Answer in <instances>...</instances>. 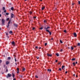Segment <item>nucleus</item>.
<instances>
[{
    "label": "nucleus",
    "mask_w": 80,
    "mask_h": 80,
    "mask_svg": "<svg viewBox=\"0 0 80 80\" xmlns=\"http://www.w3.org/2000/svg\"><path fill=\"white\" fill-rule=\"evenodd\" d=\"M40 30H42V29H43V28L41 27V28H40Z\"/></svg>",
    "instance_id": "nucleus-39"
},
{
    "label": "nucleus",
    "mask_w": 80,
    "mask_h": 80,
    "mask_svg": "<svg viewBox=\"0 0 80 80\" xmlns=\"http://www.w3.org/2000/svg\"><path fill=\"white\" fill-rule=\"evenodd\" d=\"M73 66H75V62H73L72 63Z\"/></svg>",
    "instance_id": "nucleus-19"
},
{
    "label": "nucleus",
    "mask_w": 80,
    "mask_h": 80,
    "mask_svg": "<svg viewBox=\"0 0 80 80\" xmlns=\"http://www.w3.org/2000/svg\"><path fill=\"white\" fill-rule=\"evenodd\" d=\"M17 70L18 71H19V68H17Z\"/></svg>",
    "instance_id": "nucleus-34"
},
{
    "label": "nucleus",
    "mask_w": 80,
    "mask_h": 80,
    "mask_svg": "<svg viewBox=\"0 0 80 80\" xmlns=\"http://www.w3.org/2000/svg\"><path fill=\"white\" fill-rule=\"evenodd\" d=\"M11 58H10V57H9L8 58V60H10Z\"/></svg>",
    "instance_id": "nucleus-20"
},
{
    "label": "nucleus",
    "mask_w": 80,
    "mask_h": 80,
    "mask_svg": "<svg viewBox=\"0 0 80 80\" xmlns=\"http://www.w3.org/2000/svg\"><path fill=\"white\" fill-rule=\"evenodd\" d=\"M12 44L13 45L15 46V42L13 41L12 42Z\"/></svg>",
    "instance_id": "nucleus-7"
},
{
    "label": "nucleus",
    "mask_w": 80,
    "mask_h": 80,
    "mask_svg": "<svg viewBox=\"0 0 80 80\" xmlns=\"http://www.w3.org/2000/svg\"><path fill=\"white\" fill-rule=\"evenodd\" d=\"M44 9H45V7H42V10H44Z\"/></svg>",
    "instance_id": "nucleus-12"
},
{
    "label": "nucleus",
    "mask_w": 80,
    "mask_h": 80,
    "mask_svg": "<svg viewBox=\"0 0 80 80\" xmlns=\"http://www.w3.org/2000/svg\"><path fill=\"white\" fill-rule=\"evenodd\" d=\"M15 64H16V65H17V62H16Z\"/></svg>",
    "instance_id": "nucleus-57"
},
{
    "label": "nucleus",
    "mask_w": 80,
    "mask_h": 80,
    "mask_svg": "<svg viewBox=\"0 0 80 80\" xmlns=\"http://www.w3.org/2000/svg\"><path fill=\"white\" fill-rule=\"evenodd\" d=\"M76 64H77V63H78L77 62H76Z\"/></svg>",
    "instance_id": "nucleus-54"
},
{
    "label": "nucleus",
    "mask_w": 80,
    "mask_h": 80,
    "mask_svg": "<svg viewBox=\"0 0 80 80\" xmlns=\"http://www.w3.org/2000/svg\"><path fill=\"white\" fill-rule=\"evenodd\" d=\"M56 56H57V57H58V56H59V54L58 53H57L56 54Z\"/></svg>",
    "instance_id": "nucleus-15"
},
{
    "label": "nucleus",
    "mask_w": 80,
    "mask_h": 80,
    "mask_svg": "<svg viewBox=\"0 0 80 80\" xmlns=\"http://www.w3.org/2000/svg\"><path fill=\"white\" fill-rule=\"evenodd\" d=\"M2 9L3 10H5V8L4 7H3L2 8Z\"/></svg>",
    "instance_id": "nucleus-23"
},
{
    "label": "nucleus",
    "mask_w": 80,
    "mask_h": 80,
    "mask_svg": "<svg viewBox=\"0 0 80 80\" xmlns=\"http://www.w3.org/2000/svg\"><path fill=\"white\" fill-rule=\"evenodd\" d=\"M51 40H53V38H51Z\"/></svg>",
    "instance_id": "nucleus-52"
},
{
    "label": "nucleus",
    "mask_w": 80,
    "mask_h": 80,
    "mask_svg": "<svg viewBox=\"0 0 80 80\" xmlns=\"http://www.w3.org/2000/svg\"><path fill=\"white\" fill-rule=\"evenodd\" d=\"M5 67H6V64L4 65L3 67L5 68Z\"/></svg>",
    "instance_id": "nucleus-32"
},
{
    "label": "nucleus",
    "mask_w": 80,
    "mask_h": 80,
    "mask_svg": "<svg viewBox=\"0 0 80 80\" xmlns=\"http://www.w3.org/2000/svg\"><path fill=\"white\" fill-rule=\"evenodd\" d=\"M47 55L48 56H49V57H52V54H48V53Z\"/></svg>",
    "instance_id": "nucleus-10"
},
{
    "label": "nucleus",
    "mask_w": 80,
    "mask_h": 80,
    "mask_svg": "<svg viewBox=\"0 0 80 80\" xmlns=\"http://www.w3.org/2000/svg\"><path fill=\"white\" fill-rule=\"evenodd\" d=\"M12 77V74L10 73H8V76H6L7 78H8L9 77Z\"/></svg>",
    "instance_id": "nucleus-4"
},
{
    "label": "nucleus",
    "mask_w": 80,
    "mask_h": 80,
    "mask_svg": "<svg viewBox=\"0 0 80 80\" xmlns=\"http://www.w3.org/2000/svg\"><path fill=\"white\" fill-rule=\"evenodd\" d=\"M11 10H13V7H12L11 8Z\"/></svg>",
    "instance_id": "nucleus-17"
},
{
    "label": "nucleus",
    "mask_w": 80,
    "mask_h": 80,
    "mask_svg": "<svg viewBox=\"0 0 80 80\" xmlns=\"http://www.w3.org/2000/svg\"><path fill=\"white\" fill-rule=\"evenodd\" d=\"M13 80H16V79L15 78H14L13 79Z\"/></svg>",
    "instance_id": "nucleus-50"
},
{
    "label": "nucleus",
    "mask_w": 80,
    "mask_h": 80,
    "mask_svg": "<svg viewBox=\"0 0 80 80\" xmlns=\"http://www.w3.org/2000/svg\"><path fill=\"white\" fill-rule=\"evenodd\" d=\"M13 32H12V31H10L9 32V33L11 34V33H12Z\"/></svg>",
    "instance_id": "nucleus-21"
},
{
    "label": "nucleus",
    "mask_w": 80,
    "mask_h": 80,
    "mask_svg": "<svg viewBox=\"0 0 80 80\" xmlns=\"http://www.w3.org/2000/svg\"><path fill=\"white\" fill-rule=\"evenodd\" d=\"M63 51V50H62V49H61L60 50V52H62Z\"/></svg>",
    "instance_id": "nucleus-41"
},
{
    "label": "nucleus",
    "mask_w": 80,
    "mask_h": 80,
    "mask_svg": "<svg viewBox=\"0 0 80 80\" xmlns=\"http://www.w3.org/2000/svg\"><path fill=\"white\" fill-rule=\"evenodd\" d=\"M27 0H24V1H27Z\"/></svg>",
    "instance_id": "nucleus-59"
},
{
    "label": "nucleus",
    "mask_w": 80,
    "mask_h": 80,
    "mask_svg": "<svg viewBox=\"0 0 80 80\" xmlns=\"http://www.w3.org/2000/svg\"><path fill=\"white\" fill-rule=\"evenodd\" d=\"M68 73V72L66 71V72H65V73Z\"/></svg>",
    "instance_id": "nucleus-49"
},
{
    "label": "nucleus",
    "mask_w": 80,
    "mask_h": 80,
    "mask_svg": "<svg viewBox=\"0 0 80 80\" xmlns=\"http://www.w3.org/2000/svg\"><path fill=\"white\" fill-rule=\"evenodd\" d=\"M22 71H25V68H23L22 69Z\"/></svg>",
    "instance_id": "nucleus-14"
},
{
    "label": "nucleus",
    "mask_w": 80,
    "mask_h": 80,
    "mask_svg": "<svg viewBox=\"0 0 80 80\" xmlns=\"http://www.w3.org/2000/svg\"><path fill=\"white\" fill-rule=\"evenodd\" d=\"M73 35L75 37H77V33L75 32H74L73 33Z\"/></svg>",
    "instance_id": "nucleus-6"
},
{
    "label": "nucleus",
    "mask_w": 80,
    "mask_h": 80,
    "mask_svg": "<svg viewBox=\"0 0 80 80\" xmlns=\"http://www.w3.org/2000/svg\"><path fill=\"white\" fill-rule=\"evenodd\" d=\"M35 27H33L32 28V30H35Z\"/></svg>",
    "instance_id": "nucleus-35"
},
{
    "label": "nucleus",
    "mask_w": 80,
    "mask_h": 80,
    "mask_svg": "<svg viewBox=\"0 0 80 80\" xmlns=\"http://www.w3.org/2000/svg\"><path fill=\"white\" fill-rule=\"evenodd\" d=\"M17 73H19V71H18L17 72Z\"/></svg>",
    "instance_id": "nucleus-51"
},
{
    "label": "nucleus",
    "mask_w": 80,
    "mask_h": 80,
    "mask_svg": "<svg viewBox=\"0 0 80 80\" xmlns=\"http://www.w3.org/2000/svg\"><path fill=\"white\" fill-rule=\"evenodd\" d=\"M14 77H15V75H14V74L13 73L12 74V77H13V78H14Z\"/></svg>",
    "instance_id": "nucleus-24"
},
{
    "label": "nucleus",
    "mask_w": 80,
    "mask_h": 80,
    "mask_svg": "<svg viewBox=\"0 0 80 80\" xmlns=\"http://www.w3.org/2000/svg\"><path fill=\"white\" fill-rule=\"evenodd\" d=\"M39 48V49H41V47H40Z\"/></svg>",
    "instance_id": "nucleus-58"
},
{
    "label": "nucleus",
    "mask_w": 80,
    "mask_h": 80,
    "mask_svg": "<svg viewBox=\"0 0 80 80\" xmlns=\"http://www.w3.org/2000/svg\"><path fill=\"white\" fill-rule=\"evenodd\" d=\"M59 70H60V71H62V69H61V68H59Z\"/></svg>",
    "instance_id": "nucleus-36"
},
{
    "label": "nucleus",
    "mask_w": 80,
    "mask_h": 80,
    "mask_svg": "<svg viewBox=\"0 0 80 80\" xmlns=\"http://www.w3.org/2000/svg\"><path fill=\"white\" fill-rule=\"evenodd\" d=\"M51 71H52V70L50 69H48V72H51Z\"/></svg>",
    "instance_id": "nucleus-11"
},
{
    "label": "nucleus",
    "mask_w": 80,
    "mask_h": 80,
    "mask_svg": "<svg viewBox=\"0 0 80 80\" xmlns=\"http://www.w3.org/2000/svg\"><path fill=\"white\" fill-rule=\"evenodd\" d=\"M6 15H9V13H6Z\"/></svg>",
    "instance_id": "nucleus-27"
},
{
    "label": "nucleus",
    "mask_w": 80,
    "mask_h": 80,
    "mask_svg": "<svg viewBox=\"0 0 80 80\" xmlns=\"http://www.w3.org/2000/svg\"><path fill=\"white\" fill-rule=\"evenodd\" d=\"M74 47H75V48L76 47V46H75Z\"/></svg>",
    "instance_id": "nucleus-63"
},
{
    "label": "nucleus",
    "mask_w": 80,
    "mask_h": 80,
    "mask_svg": "<svg viewBox=\"0 0 80 80\" xmlns=\"http://www.w3.org/2000/svg\"><path fill=\"white\" fill-rule=\"evenodd\" d=\"M1 28H0V30H1Z\"/></svg>",
    "instance_id": "nucleus-64"
},
{
    "label": "nucleus",
    "mask_w": 80,
    "mask_h": 80,
    "mask_svg": "<svg viewBox=\"0 0 80 80\" xmlns=\"http://www.w3.org/2000/svg\"><path fill=\"white\" fill-rule=\"evenodd\" d=\"M6 68H7V66H6Z\"/></svg>",
    "instance_id": "nucleus-61"
},
{
    "label": "nucleus",
    "mask_w": 80,
    "mask_h": 80,
    "mask_svg": "<svg viewBox=\"0 0 80 80\" xmlns=\"http://www.w3.org/2000/svg\"><path fill=\"white\" fill-rule=\"evenodd\" d=\"M37 59H39V58L38 57H36Z\"/></svg>",
    "instance_id": "nucleus-42"
},
{
    "label": "nucleus",
    "mask_w": 80,
    "mask_h": 80,
    "mask_svg": "<svg viewBox=\"0 0 80 80\" xmlns=\"http://www.w3.org/2000/svg\"><path fill=\"white\" fill-rule=\"evenodd\" d=\"M11 22V20L9 21V22H8V25L7 26V28H9V26H10V22Z\"/></svg>",
    "instance_id": "nucleus-3"
},
{
    "label": "nucleus",
    "mask_w": 80,
    "mask_h": 80,
    "mask_svg": "<svg viewBox=\"0 0 80 80\" xmlns=\"http://www.w3.org/2000/svg\"><path fill=\"white\" fill-rule=\"evenodd\" d=\"M35 77H36V78H38V76H37V75L35 76Z\"/></svg>",
    "instance_id": "nucleus-33"
},
{
    "label": "nucleus",
    "mask_w": 80,
    "mask_h": 80,
    "mask_svg": "<svg viewBox=\"0 0 80 80\" xmlns=\"http://www.w3.org/2000/svg\"><path fill=\"white\" fill-rule=\"evenodd\" d=\"M2 62V60L0 59V63H1V62Z\"/></svg>",
    "instance_id": "nucleus-38"
},
{
    "label": "nucleus",
    "mask_w": 80,
    "mask_h": 80,
    "mask_svg": "<svg viewBox=\"0 0 80 80\" xmlns=\"http://www.w3.org/2000/svg\"><path fill=\"white\" fill-rule=\"evenodd\" d=\"M8 69H7L6 70V72L7 73V72H8Z\"/></svg>",
    "instance_id": "nucleus-29"
},
{
    "label": "nucleus",
    "mask_w": 80,
    "mask_h": 80,
    "mask_svg": "<svg viewBox=\"0 0 80 80\" xmlns=\"http://www.w3.org/2000/svg\"><path fill=\"white\" fill-rule=\"evenodd\" d=\"M13 26H14V27H16L17 28V27H18V24H16L15 23L14 24H13Z\"/></svg>",
    "instance_id": "nucleus-5"
},
{
    "label": "nucleus",
    "mask_w": 80,
    "mask_h": 80,
    "mask_svg": "<svg viewBox=\"0 0 80 80\" xmlns=\"http://www.w3.org/2000/svg\"><path fill=\"white\" fill-rule=\"evenodd\" d=\"M15 62H17V59H16V58H15Z\"/></svg>",
    "instance_id": "nucleus-44"
},
{
    "label": "nucleus",
    "mask_w": 80,
    "mask_h": 80,
    "mask_svg": "<svg viewBox=\"0 0 80 80\" xmlns=\"http://www.w3.org/2000/svg\"><path fill=\"white\" fill-rule=\"evenodd\" d=\"M6 65H8L10 63V62L9 61H6Z\"/></svg>",
    "instance_id": "nucleus-8"
},
{
    "label": "nucleus",
    "mask_w": 80,
    "mask_h": 80,
    "mask_svg": "<svg viewBox=\"0 0 80 80\" xmlns=\"http://www.w3.org/2000/svg\"><path fill=\"white\" fill-rule=\"evenodd\" d=\"M71 49L72 50H73L74 49V48H73L72 46H71Z\"/></svg>",
    "instance_id": "nucleus-13"
},
{
    "label": "nucleus",
    "mask_w": 80,
    "mask_h": 80,
    "mask_svg": "<svg viewBox=\"0 0 80 80\" xmlns=\"http://www.w3.org/2000/svg\"><path fill=\"white\" fill-rule=\"evenodd\" d=\"M44 23H46V20H44Z\"/></svg>",
    "instance_id": "nucleus-46"
},
{
    "label": "nucleus",
    "mask_w": 80,
    "mask_h": 80,
    "mask_svg": "<svg viewBox=\"0 0 80 80\" xmlns=\"http://www.w3.org/2000/svg\"><path fill=\"white\" fill-rule=\"evenodd\" d=\"M19 76H20V78H23V76H22L19 75Z\"/></svg>",
    "instance_id": "nucleus-22"
},
{
    "label": "nucleus",
    "mask_w": 80,
    "mask_h": 80,
    "mask_svg": "<svg viewBox=\"0 0 80 80\" xmlns=\"http://www.w3.org/2000/svg\"><path fill=\"white\" fill-rule=\"evenodd\" d=\"M64 67H65V66H62V69H63V68H64Z\"/></svg>",
    "instance_id": "nucleus-26"
},
{
    "label": "nucleus",
    "mask_w": 80,
    "mask_h": 80,
    "mask_svg": "<svg viewBox=\"0 0 80 80\" xmlns=\"http://www.w3.org/2000/svg\"><path fill=\"white\" fill-rule=\"evenodd\" d=\"M2 24L3 25H5V20H4V19H2Z\"/></svg>",
    "instance_id": "nucleus-2"
},
{
    "label": "nucleus",
    "mask_w": 80,
    "mask_h": 80,
    "mask_svg": "<svg viewBox=\"0 0 80 80\" xmlns=\"http://www.w3.org/2000/svg\"><path fill=\"white\" fill-rule=\"evenodd\" d=\"M64 33H67V31H66V30H64Z\"/></svg>",
    "instance_id": "nucleus-31"
},
{
    "label": "nucleus",
    "mask_w": 80,
    "mask_h": 80,
    "mask_svg": "<svg viewBox=\"0 0 80 80\" xmlns=\"http://www.w3.org/2000/svg\"><path fill=\"white\" fill-rule=\"evenodd\" d=\"M72 61H74V60H75V58H72Z\"/></svg>",
    "instance_id": "nucleus-18"
},
{
    "label": "nucleus",
    "mask_w": 80,
    "mask_h": 80,
    "mask_svg": "<svg viewBox=\"0 0 80 80\" xmlns=\"http://www.w3.org/2000/svg\"><path fill=\"white\" fill-rule=\"evenodd\" d=\"M29 13H30V15H31V14H32V13H33V12H32V11H30Z\"/></svg>",
    "instance_id": "nucleus-16"
},
{
    "label": "nucleus",
    "mask_w": 80,
    "mask_h": 80,
    "mask_svg": "<svg viewBox=\"0 0 80 80\" xmlns=\"http://www.w3.org/2000/svg\"><path fill=\"white\" fill-rule=\"evenodd\" d=\"M78 4H79V5H80V1H79L78 2Z\"/></svg>",
    "instance_id": "nucleus-40"
},
{
    "label": "nucleus",
    "mask_w": 80,
    "mask_h": 80,
    "mask_svg": "<svg viewBox=\"0 0 80 80\" xmlns=\"http://www.w3.org/2000/svg\"><path fill=\"white\" fill-rule=\"evenodd\" d=\"M60 42L61 43H63V42H62V40H60Z\"/></svg>",
    "instance_id": "nucleus-25"
},
{
    "label": "nucleus",
    "mask_w": 80,
    "mask_h": 80,
    "mask_svg": "<svg viewBox=\"0 0 80 80\" xmlns=\"http://www.w3.org/2000/svg\"><path fill=\"white\" fill-rule=\"evenodd\" d=\"M6 35H8V33H6Z\"/></svg>",
    "instance_id": "nucleus-56"
},
{
    "label": "nucleus",
    "mask_w": 80,
    "mask_h": 80,
    "mask_svg": "<svg viewBox=\"0 0 80 80\" xmlns=\"http://www.w3.org/2000/svg\"><path fill=\"white\" fill-rule=\"evenodd\" d=\"M2 17V15L1 14H0V17Z\"/></svg>",
    "instance_id": "nucleus-53"
},
{
    "label": "nucleus",
    "mask_w": 80,
    "mask_h": 80,
    "mask_svg": "<svg viewBox=\"0 0 80 80\" xmlns=\"http://www.w3.org/2000/svg\"><path fill=\"white\" fill-rule=\"evenodd\" d=\"M47 43H46L44 44L45 46H47Z\"/></svg>",
    "instance_id": "nucleus-30"
},
{
    "label": "nucleus",
    "mask_w": 80,
    "mask_h": 80,
    "mask_svg": "<svg viewBox=\"0 0 80 80\" xmlns=\"http://www.w3.org/2000/svg\"><path fill=\"white\" fill-rule=\"evenodd\" d=\"M13 17H14V14H13V13H11V18H13Z\"/></svg>",
    "instance_id": "nucleus-9"
},
{
    "label": "nucleus",
    "mask_w": 80,
    "mask_h": 80,
    "mask_svg": "<svg viewBox=\"0 0 80 80\" xmlns=\"http://www.w3.org/2000/svg\"><path fill=\"white\" fill-rule=\"evenodd\" d=\"M10 19L9 18H7V19L6 20L7 21H8V20H9V19Z\"/></svg>",
    "instance_id": "nucleus-37"
},
{
    "label": "nucleus",
    "mask_w": 80,
    "mask_h": 80,
    "mask_svg": "<svg viewBox=\"0 0 80 80\" xmlns=\"http://www.w3.org/2000/svg\"><path fill=\"white\" fill-rule=\"evenodd\" d=\"M50 28V27H47L46 26H45L44 27V29H45L46 30V32H48L49 34H50V35H52V32H51L49 31V30H47V29H48V28Z\"/></svg>",
    "instance_id": "nucleus-1"
},
{
    "label": "nucleus",
    "mask_w": 80,
    "mask_h": 80,
    "mask_svg": "<svg viewBox=\"0 0 80 80\" xmlns=\"http://www.w3.org/2000/svg\"><path fill=\"white\" fill-rule=\"evenodd\" d=\"M36 48H38V46H36V47H35Z\"/></svg>",
    "instance_id": "nucleus-47"
},
{
    "label": "nucleus",
    "mask_w": 80,
    "mask_h": 80,
    "mask_svg": "<svg viewBox=\"0 0 80 80\" xmlns=\"http://www.w3.org/2000/svg\"><path fill=\"white\" fill-rule=\"evenodd\" d=\"M73 75L74 77H75V74H73Z\"/></svg>",
    "instance_id": "nucleus-55"
},
{
    "label": "nucleus",
    "mask_w": 80,
    "mask_h": 80,
    "mask_svg": "<svg viewBox=\"0 0 80 80\" xmlns=\"http://www.w3.org/2000/svg\"><path fill=\"white\" fill-rule=\"evenodd\" d=\"M6 10H5L4 11V13H6Z\"/></svg>",
    "instance_id": "nucleus-43"
},
{
    "label": "nucleus",
    "mask_w": 80,
    "mask_h": 80,
    "mask_svg": "<svg viewBox=\"0 0 80 80\" xmlns=\"http://www.w3.org/2000/svg\"><path fill=\"white\" fill-rule=\"evenodd\" d=\"M78 46H80V43H78Z\"/></svg>",
    "instance_id": "nucleus-28"
},
{
    "label": "nucleus",
    "mask_w": 80,
    "mask_h": 80,
    "mask_svg": "<svg viewBox=\"0 0 80 80\" xmlns=\"http://www.w3.org/2000/svg\"><path fill=\"white\" fill-rule=\"evenodd\" d=\"M40 1H42V0H40Z\"/></svg>",
    "instance_id": "nucleus-62"
},
{
    "label": "nucleus",
    "mask_w": 80,
    "mask_h": 80,
    "mask_svg": "<svg viewBox=\"0 0 80 80\" xmlns=\"http://www.w3.org/2000/svg\"><path fill=\"white\" fill-rule=\"evenodd\" d=\"M57 62H58V60H56V63H57Z\"/></svg>",
    "instance_id": "nucleus-48"
},
{
    "label": "nucleus",
    "mask_w": 80,
    "mask_h": 80,
    "mask_svg": "<svg viewBox=\"0 0 80 80\" xmlns=\"http://www.w3.org/2000/svg\"><path fill=\"white\" fill-rule=\"evenodd\" d=\"M76 77H78V76H77V75H76Z\"/></svg>",
    "instance_id": "nucleus-60"
},
{
    "label": "nucleus",
    "mask_w": 80,
    "mask_h": 80,
    "mask_svg": "<svg viewBox=\"0 0 80 80\" xmlns=\"http://www.w3.org/2000/svg\"><path fill=\"white\" fill-rule=\"evenodd\" d=\"M36 18V17H34L33 18Z\"/></svg>",
    "instance_id": "nucleus-45"
}]
</instances>
